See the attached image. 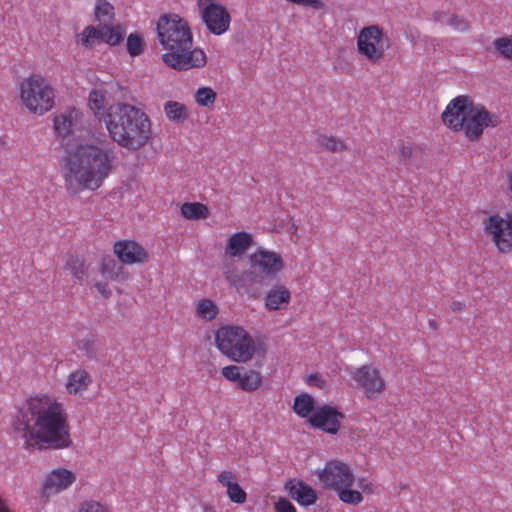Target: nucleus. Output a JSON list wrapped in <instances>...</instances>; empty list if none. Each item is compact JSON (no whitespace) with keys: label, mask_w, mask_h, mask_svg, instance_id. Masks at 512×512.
Wrapping results in <instances>:
<instances>
[{"label":"nucleus","mask_w":512,"mask_h":512,"mask_svg":"<svg viewBox=\"0 0 512 512\" xmlns=\"http://www.w3.org/2000/svg\"><path fill=\"white\" fill-rule=\"evenodd\" d=\"M27 449H65L72 444L64 405L55 397H30L18 410L14 422Z\"/></svg>","instance_id":"f257e3e1"},{"label":"nucleus","mask_w":512,"mask_h":512,"mask_svg":"<svg viewBox=\"0 0 512 512\" xmlns=\"http://www.w3.org/2000/svg\"><path fill=\"white\" fill-rule=\"evenodd\" d=\"M115 161L116 153L108 145H76L63 159L62 176L67 192L79 195L85 190L99 189L112 173Z\"/></svg>","instance_id":"f03ea898"},{"label":"nucleus","mask_w":512,"mask_h":512,"mask_svg":"<svg viewBox=\"0 0 512 512\" xmlns=\"http://www.w3.org/2000/svg\"><path fill=\"white\" fill-rule=\"evenodd\" d=\"M157 36L163 49L162 61L177 71L204 67L207 56L193 48V35L186 20L177 14L162 15L157 22Z\"/></svg>","instance_id":"7ed1b4c3"},{"label":"nucleus","mask_w":512,"mask_h":512,"mask_svg":"<svg viewBox=\"0 0 512 512\" xmlns=\"http://www.w3.org/2000/svg\"><path fill=\"white\" fill-rule=\"evenodd\" d=\"M105 127L115 143L132 151L145 146L151 137L149 116L142 109L128 103L109 106Z\"/></svg>","instance_id":"20e7f679"},{"label":"nucleus","mask_w":512,"mask_h":512,"mask_svg":"<svg viewBox=\"0 0 512 512\" xmlns=\"http://www.w3.org/2000/svg\"><path fill=\"white\" fill-rule=\"evenodd\" d=\"M249 263L248 270L242 271L233 265H226L223 270L228 283L239 293L247 295H252L255 286L264 284L285 267V262L279 253L263 247L250 254Z\"/></svg>","instance_id":"39448f33"},{"label":"nucleus","mask_w":512,"mask_h":512,"mask_svg":"<svg viewBox=\"0 0 512 512\" xmlns=\"http://www.w3.org/2000/svg\"><path fill=\"white\" fill-rule=\"evenodd\" d=\"M443 123L452 131H463L470 141H477L487 127H496L500 119L483 105L474 104L467 96L451 100L442 113Z\"/></svg>","instance_id":"423d86ee"},{"label":"nucleus","mask_w":512,"mask_h":512,"mask_svg":"<svg viewBox=\"0 0 512 512\" xmlns=\"http://www.w3.org/2000/svg\"><path fill=\"white\" fill-rule=\"evenodd\" d=\"M316 476L324 490L335 492L339 500L345 504L357 506L363 500V494L353 489L355 475L349 464L342 460L327 461Z\"/></svg>","instance_id":"0eeeda50"},{"label":"nucleus","mask_w":512,"mask_h":512,"mask_svg":"<svg viewBox=\"0 0 512 512\" xmlns=\"http://www.w3.org/2000/svg\"><path fill=\"white\" fill-rule=\"evenodd\" d=\"M19 96L23 106L31 113L44 115L55 104V89L47 78L33 73L19 85Z\"/></svg>","instance_id":"6e6552de"},{"label":"nucleus","mask_w":512,"mask_h":512,"mask_svg":"<svg viewBox=\"0 0 512 512\" xmlns=\"http://www.w3.org/2000/svg\"><path fill=\"white\" fill-rule=\"evenodd\" d=\"M215 342L222 354L238 363L250 361L256 350L253 338L240 326L220 327L215 333Z\"/></svg>","instance_id":"1a4fd4ad"},{"label":"nucleus","mask_w":512,"mask_h":512,"mask_svg":"<svg viewBox=\"0 0 512 512\" xmlns=\"http://www.w3.org/2000/svg\"><path fill=\"white\" fill-rule=\"evenodd\" d=\"M356 47L366 61L379 64L390 48V40L382 26L371 24L359 30L356 36Z\"/></svg>","instance_id":"9d476101"},{"label":"nucleus","mask_w":512,"mask_h":512,"mask_svg":"<svg viewBox=\"0 0 512 512\" xmlns=\"http://www.w3.org/2000/svg\"><path fill=\"white\" fill-rule=\"evenodd\" d=\"M484 234L495 245L500 254L512 252V212L505 217L492 214L483 220Z\"/></svg>","instance_id":"9b49d317"},{"label":"nucleus","mask_w":512,"mask_h":512,"mask_svg":"<svg viewBox=\"0 0 512 512\" xmlns=\"http://www.w3.org/2000/svg\"><path fill=\"white\" fill-rule=\"evenodd\" d=\"M350 376L357 388H359L368 399L377 398L387 389L386 380L381 371L371 363L354 368Z\"/></svg>","instance_id":"f8f14e48"},{"label":"nucleus","mask_w":512,"mask_h":512,"mask_svg":"<svg viewBox=\"0 0 512 512\" xmlns=\"http://www.w3.org/2000/svg\"><path fill=\"white\" fill-rule=\"evenodd\" d=\"M126 35V28L121 24L115 26H87L79 35L78 42L85 48H93L101 43L109 46L120 44Z\"/></svg>","instance_id":"ddd939ff"},{"label":"nucleus","mask_w":512,"mask_h":512,"mask_svg":"<svg viewBox=\"0 0 512 512\" xmlns=\"http://www.w3.org/2000/svg\"><path fill=\"white\" fill-rule=\"evenodd\" d=\"M202 19L214 35L224 34L230 27L231 16L227 9L215 0H198Z\"/></svg>","instance_id":"4468645a"},{"label":"nucleus","mask_w":512,"mask_h":512,"mask_svg":"<svg viewBox=\"0 0 512 512\" xmlns=\"http://www.w3.org/2000/svg\"><path fill=\"white\" fill-rule=\"evenodd\" d=\"M222 376L236 384V387L245 392L258 390L263 382L261 373L254 369H245L236 365H228L221 369Z\"/></svg>","instance_id":"2eb2a0df"},{"label":"nucleus","mask_w":512,"mask_h":512,"mask_svg":"<svg viewBox=\"0 0 512 512\" xmlns=\"http://www.w3.org/2000/svg\"><path fill=\"white\" fill-rule=\"evenodd\" d=\"M343 418L344 415L335 407L323 405L315 409L308 422L312 427L334 435L339 431Z\"/></svg>","instance_id":"dca6fc26"},{"label":"nucleus","mask_w":512,"mask_h":512,"mask_svg":"<svg viewBox=\"0 0 512 512\" xmlns=\"http://www.w3.org/2000/svg\"><path fill=\"white\" fill-rule=\"evenodd\" d=\"M113 252L119 261L126 265L144 263L148 259L146 250L139 243L132 240L115 242Z\"/></svg>","instance_id":"f3484780"},{"label":"nucleus","mask_w":512,"mask_h":512,"mask_svg":"<svg viewBox=\"0 0 512 512\" xmlns=\"http://www.w3.org/2000/svg\"><path fill=\"white\" fill-rule=\"evenodd\" d=\"M76 481L74 472L66 468H56L50 471L42 485V492L46 496L60 493L68 489Z\"/></svg>","instance_id":"a211bd4d"},{"label":"nucleus","mask_w":512,"mask_h":512,"mask_svg":"<svg viewBox=\"0 0 512 512\" xmlns=\"http://www.w3.org/2000/svg\"><path fill=\"white\" fill-rule=\"evenodd\" d=\"M92 383V375L84 368H77L67 375L65 390L68 395L83 396Z\"/></svg>","instance_id":"6ab92c4d"},{"label":"nucleus","mask_w":512,"mask_h":512,"mask_svg":"<svg viewBox=\"0 0 512 512\" xmlns=\"http://www.w3.org/2000/svg\"><path fill=\"white\" fill-rule=\"evenodd\" d=\"M292 499L301 506H311L316 503V491L302 480H289L285 485Z\"/></svg>","instance_id":"aec40b11"},{"label":"nucleus","mask_w":512,"mask_h":512,"mask_svg":"<svg viewBox=\"0 0 512 512\" xmlns=\"http://www.w3.org/2000/svg\"><path fill=\"white\" fill-rule=\"evenodd\" d=\"M291 301L289 289L278 284L273 286L264 297V305L268 311H276L286 308Z\"/></svg>","instance_id":"412c9836"},{"label":"nucleus","mask_w":512,"mask_h":512,"mask_svg":"<svg viewBox=\"0 0 512 512\" xmlns=\"http://www.w3.org/2000/svg\"><path fill=\"white\" fill-rule=\"evenodd\" d=\"M253 243L252 235L247 232H237L232 234L225 246V255L230 258H240L250 248Z\"/></svg>","instance_id":"4be33fe9"},{"label":"nucleus","mask_w":512,"mask_h":512,"mask_svg":"<svg viewBox=\"0 0 512 512\" xmlns=\"http://www.w3.org/2000/svg\"><path fill=\"white\" fill-rule=\"evenodd\" d=\"M107 90L104 87L93 88L88 96L89 108L93 111L94 116L105 123V118L109 113L107 107Z\"/></svg>","instance_id":"5701e85b"},{"label":"nucleus","mask_w":512,"mask_h":512,"mask_svg":"<svg viewBox=\"0 0 512 512\" xmlns=\"http://www.w3.org/2000/svg\"><path fill=\"white\" fill-rule=\"evenodd\" d=\"M79 112L75 109L67 111L54 118V130L59 136H68L73 131L78 120Z\"/></svg>","instance_id":"b1692460"},{"label":"nucleus","mask_w":512,"mask_h":512,"mask_svg":"<svg viewBox=\"0 0 512 512\" xmlns=\"http://www.w3.org/2000/svg\"><path fill=\"white\" fill-rule=\"evenodd\" d=\"M167 119L173 123H184L189 118L187 106L179 101L169 100L163 106Z\"/></svg>","instance_id":"393cba45"},{"label":"nucleus","mask_w":512,"mask_h":512,"mask_svg":"<svg viewBox=\"0 0 512 512\" xmlns=\"http://www.w3.org/2000/svg\"><path fill=\"white\" fill-rule=\"evenodd\" d=\"M64 270L69 272L79 283L88 276L90 264L83 258L72 256L64 265Z\"/></svg>","instance_id":"a878e982"},{"label":"nucleus","mask_w":512,"mask_h":512,"mask_svg":"<svg viewBox=\"0 0 512 512\" xmlns=\"http://www.w3.org/2000/svg\"><path fill=\"white\" fill-rule=\"evenodd\" d=\"M180 212L187 220H204L210 215L208 207L201 202H185L181 205Z\"/></svg>","instance_id":"bb28decb"},{"label":"nucleus","mask_w":512,"mask_h":512,"mask_svg":"<svg viewBox=\"0 0 512 512\" xmlns=\"http://www.w3.org/2000/svg\"><path fill=\"white\" fill-rule=\"evenodd\" d=\"M219 314L217 304L209 299L203 298L195 303V316L204 321H213Z\"/></svg>","instance_id":"cd10ccee"},{"label":"nucleus","mask_w":512,"mask_h":512,"mask_svg":"<svg viewBox=\"0 0 512 512\" xmlns=\"http://www.w3.org/2000/svg\"><path fill=\"white\" fill-rule=\"evenodd\" d=\"M316 142L323 151L330 153H342L348 149L347 143L342 138L333 135L320 134Z\"/></svg>","instance_id":"c85d7f7f"},{"label":"nucleus","mask_w":512,"mask_h":512,"mask_svg":"<svg viewBox=\"0 0 512 512\" xmlns=\"http://www.w3.org/2000/svg\"><path fill=\"white\" fill-rule=\"evenodd\" d=\"M315 409V401L309 394L301 393L295 397L293 410L301 418L309 419Z\"/></svg>","instance_id":"c756f323"},{"label":"nucleus","mask_w":512,"mask_h":512,"mask_svg":"<svg viewBox=\"0 0 512 512\" xmlns=\"http://www.w3.org/2000/svg\"><path fill=\"white\" fill-rule=\"evenodd\" d=\"M122 267L111 257L102 259L99 273L101 278L109 282L117 281L120 278Z\"/></svg>","instance_id":"7c9ffc66"},{"label":"nucleus","mask_w":512,"mask_h":512,"mask_svg":"<svg viewBox=\"0 0 512 512\" xmlns=\"http://www.w3.org/2000/svg\"><path fill=\"white\" fill-rule=\"evenodd\" d=\"M95 17L98 24L105 26H115L112 21L114 18V7L105 0H99L95 8Z\"/></svg>","instance_id":"2f4dec72"},{"label":"nucleus","mask_w":512,"mask_h":512,"mask_svg":"<svg viewBox=\"0 0 512 512\" xmlns=\"http://www.w3.org/2000/svg\"><path fill=\"white\" fill-rule=\"evenodd\" d=\"M194 98L198 106L211 109L214 107L217 94L210 87H201L196 90Z\"/></svg>","instance_id":"473e14b6"},{"label":"nucleus","mask_w":512,"mask_h":512,"mask_svg":"<svg viewBox=\"0 0 512 512\" xmlns=\"http://www.w3.org/2000/svg\"><path fill=\"white\" fill-rule=\"evenodd\" d=\"M127 51L130 56L135 57L143 52L144 41L139 33H131L127 37Z\"/></svg>","instance_id":"72a5a7b5"},{"label":"nucleus","mask_w":512,"mask_h":512,"mask_svg":"<svg viewBox=\"0 0 512 512\" xmlns=\"http://www.w3.org/2000/svg\"><path fill=\"white\" fill-rule=\"evenodd\" d=\"M493 44L502 57L512 60V37L497 38Z\"/></svg>","instance_id":"f704fd0d"},{"label":"nucleus","mask_w":512,"mask_h":512,"mask_svg":"<svg viewBox=\"0 0 512 512\" xmlns=\"http://www.w3.org/2000/svg\"><path fill=\"white\" fill-rule=\"evenodd\" d=\"M227 496L231 502L236 504H243L247 499V493L238 483L227 488Z\"/></svg>","instance_id":"c9c22d12"},{"label":"nucleus","mask_w":512,"mask_h":512,"mask_svg":"<svg viewBox=\"0 0 512 512\" xmlns=\"http://www.w3.org/2000/svg\"><path fill=\"white\" fill-rule=\"evenodd\" d=\"M78 512H112L111 509L96 500L83 501L78 509Z\"/></svg>","instance_id":"e433bc0d"},{"label":"nucleus","mask_w":512,"mask_h":512,"mask_svg":"<svg viewBox=\"0 0 512 512\" xmlns=\"http://www.w3.org/2000/svg\"><path fill=\"white\" fill-rule=\"evenodd\" d=\"M78 350L84 351L87 355H92L95 351V339L94 336L89 335L84 339H81L76 344Z\"/></svg>","instance_id":"4c0bfd02"},{"label":"nucleus","mask_w":512,"mask_h":512,"mask_svg":"<svg viewBox=\"0 0 512 512\" xmlns=\"http://www.w3.org/2000/svg\"><path fill=\"white\" fill-rule=\"evenodd\" d=\"M286 2L314 10H322L325 4L321 0H285Z\"/></svg>","instance_id":"58836bf2"},{"label":"nucleus","mask_w":512,"mask_h":512,"mask_svg":"<svg viewBox=\"0 0 512 512\" xmlns=\"http://www.w3.org/2000/svg\"><path fill=\"white\" fill-rule=\"evenodd\" d=\"M446 23L456 31H467L469 28L468 22L464 18H460L456 15L449 16Z\"/></svg>","instance_id":"ea45409f"},{"label":"nucleus","mask_w":512,"mask_h":512,"mask_svg":"<svg viewBox=\"0 0 512 512\" xmlns=\"http://www.w3.org/2000/svg\"><path fill=\"white\" fill-rule=\"evenodd\" d=\"M217 481L219 484L226 488L231 487L237 483L235 474L229 470L221 471L217 476Z\"/></svg>","instance_id":"a19ab883"},{"label":"nucleus","mask_w":512,"mask_h":512,"mask_svg":"<svg viewBox=\"0 0 512 512\" xmlns=\"http://www.w3.org/2000/svg\"><path fill=\"white\" fill-rule=\"evenodd\" d=\"M415 152V147L410 145V144H402L400 147H399V158H400V161L407 165L412 157H413V154Z\"/></svg>","instance_id":"79ce46f5"},{"label":"nucleus","mask_w":512,"mask_h":512,"mask_svg":"<svg viewBox=\"0 0 512 512\" xmlns=\"http://www.w3.org/2000/svg\"><path fill=\"white\" fill-rule=\"evenodd\" d=\"M109 281L101 279L94 281L93 287L104 298L108 299L112 295V289L109 287Z\"/></svg>","instance_id":"37998d69"},{"label":"nucleus","mask_w":512,"mask_h":512,"mask_svg":"<svg viewBox=\"0 0 512 512\" xmlns=\"http://www.w3.org/2000/svg\"><path fill=\"white\" fill-rule=\"evenodd\" d=\"M275 512H297L295 506L286 498H280L274 505Z\"/></svg>","instance_id":"c03bdc74"},{"label":"nucleus","mask_w":512,"mask_h":512,"mask_svg":"<svg viewBox=\"0 0 512 512\" xmlns=\"http://www.w3.org/2000/svg\"><path fill=\"white\" fill-rule=\"evenodd\" d=\"M358 486L360 488L359 491L361 492V494L362 493L372 494L374 492L373 484L371 482L367 481L365 478L359 479Z\"/></svg>","instance_id":"a18cd8bd"},{"label":"nucleus","mask_w":512,"mask_h":512,"mask_svg":"<svg viewBox=\"0 0 512 512\" xmlns=\"http://www.w3.org/2000/svg\"><path fill=\"white\" fill-rule=\"evenodd\" d=\"M465 308V304L461 301H453L451 304V310L453 312H462Z\"/></svg>","instance_id":"49530a36"},{"label":"nucleus","mask_w":512,"mask_h":512,"mask_svg":"<svg viewBox=\"0 0 512 512\" xmlns=\"http://www.w3.org/2000/svg\"><path fill=\"white\" fill-rule=\"evenodd\" d=\"M0 512H10L6 504L0 498Z\"/></svg>","instance_id":"de8ad7c7"}]
</instances>
